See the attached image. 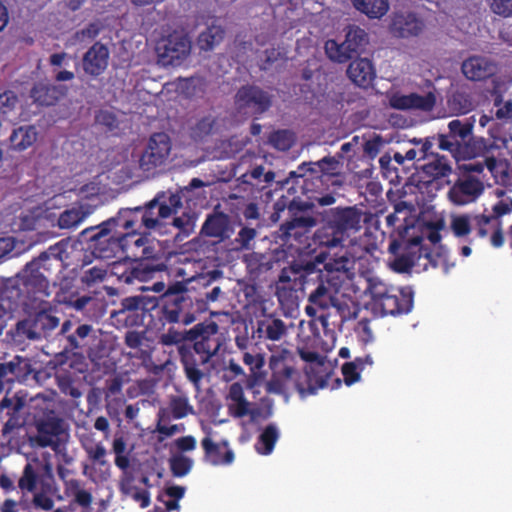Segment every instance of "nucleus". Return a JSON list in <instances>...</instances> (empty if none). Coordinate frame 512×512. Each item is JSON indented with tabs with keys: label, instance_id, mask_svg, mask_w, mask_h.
<instances>
[{
	"label": "nucleus",
	"instance_id": "11",
	"mask_svg": "<svg viewBox=\"0 0 512 512\" xmlns=\"http://www.w3.org/2000/svg\"><path fill=\"white\" fill-rule=\"evenodd\" d=\"M422 242L421 236H414L404 242L403 252L398 254L402 243L397 239L392 240L388 250L396 257L390 263L391 269L397 273H407L412 270L416 261L421 257L430 258V253L427 248H424Z\"/></svg>",
	"mask_w": 512,
	"mask_h": 512
},
{
	"label": "nucleus",
	"instance_id": "50",
	"mask_svg": "<svg viewBox=\"0 0 512 512\" xmlns=\"http://www.w3.org/2000/svg\"><path fill=\"white\" fill-rule=\"evenodd\" d=\"M324 48L327 57L333 62L346 63L354 57L348 50L345 40L338 43L334 39H329L325 42Z\"/></svg>",
	"mask_w": 512,
	"mask_h": 512
},
{
	"label": "nucleus",
	"instance_id": "55",
	"mask_svg": "<svg viewBox=\"0 0 512 512\" xmlns=\"http://www.w3.org/2000/svg\"><path fill=\"white\" fill-rule=\"evenodd\" d=\"M365 292L371 295L373 305L375 306L388 293H396V287L388 286L378 278H369L367 280Z\"/></svg>",
	"mask_w": 512,
	"mask_h": 512
},
{
	"label": "nucleus",
	"instance_id": "12",
	"mask_svg": "<svg viewBox=\"0 0 512 512\" xmlns=\"http://www.w3.org/2000/svg\"><path fill=\"white\" fill-rule=\"evenodd\" d=\"M156 307L155 298L141 295L126 297L121 301L120 309L110 311V319L118 325H139L142 324L145 314Z\"/></svg>",
	"mask_w": 512,
	"mask_h": 512
},
{
	"label": "nucleus",
	"instance_id": "56",
	"mask_svg": "<svg viewBox=\"0 0 512 512\" xmlns=\"http://www.w3.org/2000/svg\"><path fill=\"white\" fill-rule=\"evenodd\" d=\"M172 418V411L169 407L160 408L157 414L156 431L165 437H170L180 432L178 425H168Z\"/></svg>",
	"mask_w": 512,
	"mask_h": 512
},
{
	"label": "nucleus",
	"instance_id": "5",
	"mask_svg": "<svg viewBox=\"0 0 512 512\" xmlns=\"http://www.w3.org/2000/svg\"><path fill=\"white\" fill-rule=\"evenodd\" d=\"M118 256L119 259L112 262L98 259V281L112 280V283L134 285L154 278L151 268L139 267L125 256Z\"/></svg>",
	"mask_w": 512,
	"mask_h": 512
},
{
	"label": "nucleus",
	"instance_id": "9",
	"mask_svg": "<svg viewBox=\"0 0 512 512\" xmlns=\"http://www.w3.org/2000/svg\"><path fill=\"white\" fill-rule=\"evenodd\" d=\"M341 162L336 156H326L316 162H304L298 166L297 171L289 172V177L284 181H279L281 187L288 185L291 179L301 178L302 188L305 192L309 191V183L314 179L324 182L332 176L339 174Z\"/></svg>",
	"mask_w": 512,
	"mask_h": 512
},
{
	"label": "nucleus",
	"instance_id": "15",
	"mask_svg": "<svg viewBox=\"0 0 512 512\" xmlns=\"http://www.w3.org/2000/svg\"><path fill=\"white\" fill-rule=\"evenodd\" d=\"M457 178L448 190V200L456 206H464L475 202L485 190L483 180L479 176L456 173Z\"/></svg>",
	"mask_w": 512,
	"mask_h": 512
},
{
	"label": "nucleus",
	"instance_id": "31",
	"mask_svg": "<svg viewBox=\"0 0 512 512\" xmlns=\"http://www.w3.org/2000/svg\"><path fill=\"white\" fill-rule=\"evenodd\" d=\"M31 372L28 359L15 356L10 361L0 362V380L9 385L16 381H24Z\"/></svg>",
	"mask_w": 512,
	"mask_h": 512
},
{
	"label": "nucleus",
	"instance_id": "18",
	"mask_svg": "<svg viewBox=\"0 0 512 512\" xmlns=\"http://www.w3.org/2000/svg\"><path fill=\"white\" fill-rule=\"evenodd\" d=\"M37 435L29 437L31 446L33 447H49L56 446L59 436L64 432L63 420L52 415L36 421Z\"/></svg>",
	"mask_w": 512,
	"mask_h": 512
},
{
	"label": "nucleus",
	"instance_id": "33",
	"mask_svg": "<svg viewBox=\"0 0 512 512\" xmlns=\"http://www.w3.org/2000/svg\"><path fill=\"white\" fill-rule=\"evenodd\" d=\"M67 93L64 85H52L43 82L35 83L30 91L33 102L39 106H53Z\"/></svg>",
	"mask_w": 512,
	"mask_h": 512
},
{
	"label": "nucleus",
	"instance_id": "21",
	"mask_svg": "<svg viewBox=\"0 0 512 512\" xmlns=\"http://www.w3.org/2000/svg\"><path fill=\"white\" fill-rule=\"evenodd\" d=\"M287 334L288 325L282 319L269 314L257 320L252 337L256 338L258 343H265L269 347V342H280Z\"/></svg>",
	"mask_w": 512,
	"mask_h": 512
},
{
	"label": "nucleus",
	"instance_id": "57",
	"mask_svg": "<svg viewBox=\"0 0 512 512\" xmlns=\"http://www.w3.org/2000/svg\"><path fill=\"white\" fill-rule=\"evenodd\" d=\"M197 215L192 211H184L180 216L173 218V226L178 229V235L185 237L194 232Z\"/></svg>",
	"mask_w": 512,
	"mask_h": 512
},
{
	"label": "nucleus",
	"instance_id": "23",
	"mask_svg": "<svg viewBox=\"0 0 512 512\" xmlns=\"http://www.w3.org/2000/svg\"><path fill=\"white\" fill-rule=\"evenodd\" d=\"M420 145V159L427 160L421 167L419 174L423 175L425 183H431L434 180L447 177L452 172L450 161L445 157L438 154L437 147L432 148V153H424L422 151V144Z\"/></svg>",
	"mask_w": 512,
	"mask_h": 512
},
{
	"label": "nucleus",
	"instance_id": "62",
	"mask_svg": "<svg viewBox=\"0 0 512 512\" xmlns=\"http://www.w3.org/2000/svg\"><path fill=\"white\" fill-rule=\"evenodd\" d=\"M172 411L173 419H182L188 414L193 413V408L188 399L181 396H175L170 400L169 406Z\"/></svg>",
	"mask_w": 512,
	"mask_h": 512
},
{
	"label": "nucleus",
	"instance_id": "28",
	"mask_svg": "<svg viewBox=\"0 0 512 512\" xmlns=\"http://www.w3.org/2000/svg\"><path fill=\"white\" fill-rule=\"evenodd\" d=\"M232 233L230 217L224 212H214L207 215L200 231L201 235L216 238L219 242L229 239Z\"/></svg>",
	"mask_w": 512,
	"mask_h": 512
},
{
	"label": "nucleus",
	"instance_id": "34",
	"mask_svg": "<svg viewBox=\"0 0 512 512\" xmlns=\"http://www.w3.org/2000/svg\"><path fill=\"white\" fill-rule=\"evenodd\" d=\"M347 75L357 86L367 88L372 84L376 73L369 59L359 58L349 64Z\"/></svg>",
	"mask_w": 512,
	"mask_h": 512
},
{
	"label": "nucleus",
	"instance_id": "63",
	"mask_svg": "<svg viewBox=\"0 0 512 512\" xmlns=\"http://www.w3.org/2000/svg\"><path fill=\"white\" fill-rule=\"evenodd\" d=\"M112 451L115 454V465L119 469L126 471L130 462L128 456L125 455L126 443L122 436L116 437L113 440Z\"/></svg>",
	"mask_w": 512,
	"mask_h": 512
},
{
	"label": "nucleus",
	"instance_id": "25",
	"mask_svg": "<svg viewBox=\"0 0 512 512\" xmlns=\"http://www.w3.org/2000/svg\"><path fill=\"white\" fill-rule=\"evenodd\" d=\"M201 446L204 451V461L212 466H227L234 462L235 455L227 440L216 443L210 436H206L201 440Z\"/></svg>",
	"mask_w": 512,
	"mask_h": 512
},
{
	"label": "nucleus",
	"instance_id": "19",
	"mask_svg": "<svg viewBox=\"0 0 512 512\" xmlns=\"http://www.w3.org/2000/svg\"><path fill=\"white\" fill-rule=\"evenodd\" d=\"M28 296L24 294L21 277L0 279V303L5 306L6 312L16 311L18 308L30 309Z\"/></svg>",
	"mask_w": 512,
	"mask_h": 512
},
{
	"label": "nucleus",
	"instance_id": "3",
	"mask_svg": "<svg viewBox=\"0 0 512 512\" xmlns=\"http://www.w3.org/2000/svg\"><path fill=\"white\" fill-rule=\"evenodd\" d=\"M188 342L179 346L178 353L187 379L198 388L204 377L201 366L207 364L223 345V335L214 321L196 324L187 331Z\"/></svg>",
	"mask_w": 512,
	"mask_h": 512
},
{
	"label": "nucleus",
	"instance_id": "14",
	"mask_svg": "<svg viewBox=\"0 0 512 512\" xmlns=\"http://www.w3.org/2000/svg\"><path fill=\"white\" fill-rule=\"evenodd\" d=\"M172 149L171 139L165 132L153 133L139 159L144 172H154L166 164Z\"/></svg>",
	"mask_w": 512,
	"mask_h": 512
},
{
	"label": "nucleus",
	"instance_id": "36",
	"mask_svg": "<svg viewBox=\"0 0 512 512\" xmlns=\"http://www.w3.org/2000/svg\"><path fill=\"white\" fill-rule=\"evenodd\" d=\"M313 241L320 248L331 249L342 247L345 238L323 215L322 225L315 231Z\"/></svg>",
	"mask_w": 512,
	"mask_h": 512
},
{
	"label": "nucleus",
	"instance_id": "2",
	"mask_svg": "<svg viewBox=\"0 0 512 512\" xmlns=\"http://www.w3.org/2000/svg\"><path fill=\"white\" fill-rule=\"evenodd\" d=\"M123 255L139 267L152 269V275L168 270V257L159 242L145 233L117 231L101 239L98 259H110Z\"/></svg>",
	"mask_w": 512,
	"mask_h": 512
},
{
	"label": "nucleus",
	"instance_id": "37",
	"mask_svg": "<svg viewBox=\"0 0 512 512\" xmlns=\"http://www.w3.org/2000/svg\"><path fill=\"white\" fill-rule=\"evenodd\" d=\"M123 380L119 375L113 376L106 380V385L103 388V394L106 400V407L109 413H117L120 408L125 404V398L122 393Z\"/></svg>",
	"mask_w": 512,
	"mask_h": 512
},
{
	"label": "nucleus",
	"instance_id": "30",
	"mask_svg": "<svg viewBox=\"0 0 512 512\" xmlns=\"http://www.w3.org/2000/svg\"><path fill=\"white\" fill-rule=\"evenodd\" d=\"M425 24L415 13H396L393 17L391 30L400 38L418 36L424 29Z\"/></svg>",
	"mask_w": 512,
	"mask_h": 512
},
{
	"label": "nucleus",
	"instance_id": "58",
	"mask_svg": "<svg viewBox=\"0 0 512 512\" xmlns=\"http://www.w3.org/2000/svg\"><path fill=\"white\" fill-rule=\"evenodd\" d=\"M169 466L174 477H184L191 471L193 460L183 454L173 455L169 459Z\"/></svg>",
	"mask_w": 512,
	"mask_h": 512
},
{
	"label": "nucleus",
	"instance_id": "60",
	"mask_svg": "<svg viewBox=\"0 0 512 512\" xmlns=\"http://www.w3.org/2000/svg\"><path fill=\"white\" fill-rule=\"evenodd\" d=\"M269 142L274 148L287 151L294 144V135L289 130H277L271 133Z\"/></svg>",
	"mask_w": 512,
	"mask_h": 512
},
{
	"label": "nucleus",
	"instance_id": "54",
	"mask_svg": "<svg viewBox=\"0 0 512 512\" xmlns=\"http://www.w3.org/2000/svg\"><path fill=\"white\" fill-rule=\"evenodd\" d=\"M473 214L465 213L453 216L450 222V228L455 237L462 238L468 236L473 230Z\"/></svg>",
	"mask_w": 512,
	"mask_h": 512
},
{
	"label": "nucleus",
	"instance_id": "49",
	"mask_svg": "<svg viewBox=\"0 0 512 512\" xmlns=\"http://www.w3.org/2000/svg\"><path fill=\"white\" fill-rule=\"evenodd\" d=\"M224 35L225 31L221 26L211 25L199 34L198 46L203 51H210L223 40Z\"/></svg>",
	"mask_w": 512,
	"mask_h": 512
},
{
	"label": "nucleus",
	"instance_id": "44",
	"mask_svg": "<svg viewBox=\"0 0 512 512\" xmlns=\"http://www.w3.org/2000/svg\"><path fill=\"white\" fill-rule=\"evenodd\" d=\"M279 436L277 426L274 423L268 424L258 437V442L255 445L257 452L262 455L271 454Z\"/></svg>",
	"mask_w": 512,
	"mask_h": 512
},
{
	"label": "nucleus",
	"instance_id": "26",
	"mask_svg": "<svg viewBox=\"0 0 512 512\" xmlns=\"http://www.w3.org/2000/svg\"><path fill=\"white\" fill-rule=\"evenodd\" d=\"M27 403V393L20 390L12 396L5 395L0 401V419L3 416L8 417V420L3 426V433L7 434L18 425V418L21 410Z\"/></svg>",
	"mask_w": 512,
	"mask_h": 512
},
{
	"label": "nucleus",
	"instance_id": "45",
	"mask_svg": "<svg viewBox=\"0 0 512 512\" xmlns=\"http://www.w3.org/2000/svg\"><path fill=\"white\" fill-rule=\"evenodd\" d=\"M491 148L492 144L488 140L484 138L469 137L468 141L466 140L462 145V150L458 157L476 158L479 156H485Z\"/></svg>",
	"mask_w": 512,
	"mask_h": 512
},
{
	"label": "nucleus",
	"instance_id": "7",
	"mask_svg": "<svg viewBox=\"0 0 512 512\" xmlns=\"http://www.w3.org/2000/svg\"><path fill=\"white\" fill-rule=\"evenodd\" d=\"M154 223L152 218L145 215L141 206L122 208L116 216L98 224V247L100 248L101 239L111 233H117V231L142 233V229L152 230Z\"/></svg>",
	"mask_w": 512,
	"mask_h": 512
},
{
	"label": "nucleus",
	"instance_id": "4",
	"mask_svg": "<svg viewBox=\"0 0 512 512\" xmlns=\"http://www.w3.org/2000/svg\"><path fill=\"white\" fill-rule=\"evenodd\" d=\"M286 207L291 217L290 220L280 225L277 232L278 237L287 243L295 241L303 244L308 239L307 234L310 232V229L316 225V220L310 215H298V212H303L309 207L307 203L297 201L296 199L288 201L284 197L275 202V212L272 217L277 215V218H279V213L284 211Z\"/></svg>",
	"mask_w": 512,
	"mask_h": 512
},
{
	"label": "nucleus",
	"instance_id": "16",
	"mask_svg": "<svg viewBox=\"0 0 512 512\" xmlns=\"http://www.w3.org/2000/svg\"><path fill=\"white\" fill-rule=\"evenodd\" d=\"M141 207L145 215L155 221L153 229H156L162 225V219L175 215L182 208L181 196L171 190L159 191L152 200Z\"/></svg>",
	"mask_w": 512,
	"mask_h": 512
},
{
	"label": "nucleus",
	"instance_id": "61",
	"mask_svg": "<svg viewBox=\"0 0 512 512\" xmlns=\"http://www.w3.org/2000/svg\"><path fill=\"white\" fill-rule=\"evenodd\" d=\"M188 330L178 331L173 327H170L167 332L161 334L159 342L164 346L188 344Z\"/></svg>",
	"mask_w": 512,
	"mask_h": 512
},
{
	"label": "nucleus",
	"instance_id": "1",
	"mask_svg": "<svg viewBox=\"0 0 512 512\" xmlns=\"http://www.w3.org/2000/svg\"><path fill=\"white\" fill-rule=\"evenodd\" d=\"M219 271H212L198 278L201 291L189 290L184 282L170 284L162 294L161 319L168 323L189 325L197 316L208 311L210 303L218 301L223 295L219 285H214Z\"/></svg>",
	"mask_w": 512,
	"mask_h": 512
},
{
	"label": "nucleus",
	"instance_id": "13",
	"mask_svg": "<svg viewBox=\"0 0 512 512\" xmlns=\"http://www.w3.org/2000/svg\"><path fill=\"white\" fill-rule=\"evenodd\" d=\"M283 382L286 384V389H294L299 392L302 397L315 394L318 389L324 388L327 385L326 377L318 375V373L311 368L305 370L302 374L291 366H284L278 371Z\"/></svg>",
	"mask_w": 512,
	"mask_h": 512
},
{
	"label": "nucleus",
	"instance_id": "64",
	"mask_svg": "<svg viewBox=\"0 0 512 512\" xmlns=\"http://www.w3.org/2000/svg\"><path fill=\"white\" fill-rule=\"evenodd\" d=\"M18 103V97L13 91H5L0 94V116L3 120H10L9 115L14 111Z\"/></svg>",
	"mask_w": 512,
	"mask_h": 512
},
{
	"label": "nucleus",
	"instance_id": "52",
	"mask_svg": "<svg viewBox=\"0 0 512 512\" xmlns=\"http://www.w3.org/2000/svg\"><path fill=\"white\" fill-rule=\"evenodd\" d=\"M333 304L336 307L335 311H338V315L341 317V320H343V324L347 321L356 319L360 312L358 304L349 298L336 296Z\"/></svg>",
	"mask_w": 512,
	"mask_h": 512
},
{
	"label": "nucleus",
	"instance_id": "40",
	"mask_svg": "<svg viewBox=\"0 0 512 512\" xmlns=\"http://www.w3.org/2000/svg\"><path fill=\"white\" fill-rule=\"evenodd\" d=\"M351 2L356 10L371 19H379L389 10L388 0H351Z\"/></svg>",
	"mask_w": 512,
	"mask_h": 512
},
{
	"label": "nucleus",
	"instance_id": "46",
	"mask_svg": "<svg viewBox=\"0 0 512 512\" xmlns=\"http://www.w3.org/2000/svg\"><path fill=\"white\" fill-rule=\"evenodd\" d=\"M10 334L12 339L18 343H24L27 340H40L38 337V332L35 331L32 320H30L28 315L17 321Z\"/></svg>",
	"mask_w": 512,
	"mask_h": 512
},
{
	"label": "nucleus",
	"instance_id": "27",
	"mask_svg": "<svg viewBox=\"0 0 512 512\" xmlns=\"http://www.w3.org/2000/svg\"><path fill=\"white\" fill-rule=\"evenodd\" d=\"M31 308L34 311L28 312L27 315L32 320L39 339L47 337L59 325V318L54 315V311L49 303L37 304Z\"/></svg>",
	"mask_w": 512,
	"mask_h": 512
},
{
	"label": "nucleus",
	"instance_id": "10",
	"mask_svg": "<svg viewBox=\"0 0 512 512\" xmlns=\"http://www.w3.org/2000/svg\"><path fill=\"white\" fill-rule=\"evenodd\" d=\"M234 104L239 112L259 118L272 107L273 95L256 84H245L237 90Z\"/></svg>",
	"mask_w": 512,
	"mask_h": 512
},
{
	"label": "nucleus",
	"instance_id": "53",
	"mask_svg": "<svg viewBox=\"0 0 512 512\" xmlns=\"http://www.w3.org/2000/svg\"><path fill=\"white\" fill-rule=\"evenodd\" d=\"M336 307L334 304H331L327 307V310H323L319 315L315 317L318 320L324 332L334 331L335 329H341L343 324V320L338 315V311L336 312Z\"/></svg>",
	"mask_w": 512,
	"mask_h": 512
},
{
	"label": "nucleus",
	"instance_id": "8",
	"mask_svg": "<svg viewBox=\"0 0 512 512\" xmlns=\"http://www.w3.org/2000/svg\"><path fill=\"white\" fill-rule=\"evenodd\" d=\"M49 255L46 252H42L37 258H34L28 262L24 268L17 273L18 277H21V285L23 287L24 294L28 296V304L30 307L34 305L48 303L44 300L45 297L49 296V281L40 272L41 263L48 260Z\"/></svg>",
	"mask_w": 512,
	"mask_h": 512
},
{
	"label": "nucleus",
	"instance_id": "47",
	"mask_svg": "<svg viewBox=\"0 0 512 512\" xmlns=\"http://www.w3.org/2000/svg\"><path fill=\"white\" fill-rule=\"evenodd\" d=\"M345 42L354 56L359 55L368 44V34L358 26H351L346 33Z\"/></svg>",
	"mask_w": 512,
	"mask_h": 512
},
{
	"label": "nucleus",
	"instance_id": "6",
	"mask_svg": "<svg viewBox=\"0 0 512 512\" xmlns=\"http://www.w3.org/2000/svg\"><path fill=\"white\" fill-rule=\"evenodd\" d=\"M448 130L447 134H437L419 140L414 139L413 142L422 144L424 153H432V148L437 147L438 150L450 152L457 159L461 153L462 145L472 135L473 124L468 120L454 119L449 122Z\"/></svg>",
	"mask_w": 512,
	"mask_h": 512
},
{
	"label": "nucleus",
	"instance_id": "17",
	"mask_svg": "<svg viewBox=\"0 0 512 512\" xmlns=\"http://www.w3.org/2000/svg\"><path fill=\"white\" fill-rule=\"evenodd\" d=\"M160 60L164 65H180L190 54L191 41L187 35L170 34L157 46Z\"/></svg>",
	"mask_w": 512,
	"mask_h": 512
},
{
	"label": "nucleus",
	"instance_id": "42",
	"mask_svg": "<svg viewBox=\"0 0 512 512\" xmlns=\"http://www.w3.org/2000/svg\"><path fill=\"white\" fill-rule=\"evenodd\" d=\"M275 263L271 257L257 255L249 263L250 274L255 280L267 281Z\"/></svg>",
	"mask_w": 512,
	"mask_h": 512
},
{
	"label": "nucleus",
	"instance_id": "38",
	"mask_svg": "<svg viewBox=\"0 0 512 512\" xmlns=\"http://www.w3.org/2000/svg\"><path fill=\"white\" fill-rule=\"evenodd\" d=\"M485 165L497 184L505 187L512 186V168L507 159L486 157Z\"/></svg>",
	"mask_w": 512,
	"mask_h": 512
},
{
	"label": "nucleus",
	"instance_id": "41",
	"mask_svg": "<svg viewBox=\"0 0 512 512\" xmlns=\"http://www.w3.org/2000/svg\"><path fill=\"white\" fill-rule=\"evenodd\" d=\"M208 81L205 77L192 76L190 78L179 79L177 88L187 98L201 97L206 93Z\"/></svg>",
	"mask_w": 512,
	"mask_h": 512
},
{
	"label": "nucleus",
	"instance_id": "22",
	"mask_svg": "<svg viewBox=\"0 0 512 512\" xmlns=\"http://www.w3.org/2000/svg\"><path fill=\"white\" fill-rule=\"evenodd\" d=\"M374 307L380 310L383 316L407 314L413 307V291L409 287H396V293H388Z\"/></svg>",
	"mask_w": 512,
	"mask_h": 512
},
{
	"label": "nucleus",
	"instance_id": "59",
	"mask_svg": "<svg viewBox=\"0 0 512 512\" xmlns=\"http://www.w3.org/2000/svg\"><path fill=\"white\" fill-rule=\"evenodd\" d=\"M38 471L33 464L27 463L23 469L22 476L18 481L21 490L33 492L37 487Z\"/></svg>",
	"mask_w": 512,
	"mask_h": 512
},
{
	"label": "nucleus",
	"instance_id": "32",
	"mask_svg": "<svg viewBox=\"0 0 512 512\" xmlns=\"http://www.w3.org/2000/svg\"><path fill=\"white\" fill-rule=\"evenodd\" d=\"M308 276L309 269H294L291 268L289 271L282 270L279 275V282L282 286L277 287V296L280 302L283 301V298L286 296L287 291L297 292L299 290L303 291L305 289V285L308 284Z\"/></svg>",
	"mask_w": 512,
	"mask_h": 512
},
{
	"label": "nucleus",
	"instance_id": "43",
	"mask_svg": "<svg viewBox=\"0 0 512 512\" xmlns=\"http://www.w3.org/2000/svg\"><path fill=\"white\" fill-rule=\"evenodd\" d=\"M89 214L91 211L85 210L82 205L73 206L59 215L57 225L60 229H71L79 225Z\"/></svg>",
	"mask_w": 512,
	"mask_h": 512
},
{
	"label": "nucleus",
	"instance_id": "35",
	"mask_svg": "<svg viewBox=\"0 0 512 512\" xmlns=\"http://www.w3.org/2000/svg\"><path fill=\"white\" fill-rule=\"evenodd\" d=\"M336 296L332 295L331 290L324 285V283L318 284V286L309 294L308 305L305 307V313L312 318H315L323 310H327V307L333 304Z\"/></svg>",
	"mask_w": 512,
	"mask_h": 512
},
{
	"label": "nucleus",
	"instance_id": "48",
	"mask_svg": "<svg viewBox=\"0 0 512 512\" xmlns=\"http://www.w3.org/2000/svg\"><path fill=\"white\" fill-rule=\"evenodd\" d=\"M36 131L34 127H19L15 129L9 140L11 146L18 151H22L30 147L36 141Z\"/></svg>",
	"mask_w": 512,
	"mask_h": 512
},
{
	"label": "nucleus",
	"instance_id": "24",
	"mask_svg": "<svg viewBox=\"0 0 512 512\" xmlns=\"http://www.w3.org/2000/svg\"><path fill=\"white\" fill-rule=\"evenodd\" d=\"M390 106L398 110H420L430 112L436 105V96L433 92L425 95L410 93L408 95L395 93L389 99Z\"/></svg>",
	"mask_w": 512,
	"mask_h": 512
},
{
	"label": "nucleus",
	"instance_id": "39",
	"mask_svg": "<svg viewBox=\"0 0 512 512\" xmlns=\"http://www.w3.org/2000/svg\"><path fill=\"white\" fill-rule=\"evenodd\" d=\"M367 365H373L371 355L357 357L354 361L345 362L341 367L345 384L351 386L358 382L360 380V372L363 371Z\"/></svg>",
	"mask_w": 512,
	"mask_h": 512
},
{
	"label": "nucleus",
	"instance_id": "20",
	"mask_svg": "<svg viewBox=\"0 0 512 512\" xmlns=\"http://www.w3.org/2000/svg\"><path fill=\"white\" fill-rule=\"evenodd\" d=\"M324 216L345 239L350 231H357L361 227L362 212L355 206L331 208Z\"/></svg>",
	"mask_w": 512,
	"mask_h": 512
},
{
	"label": "nucleus",
	"instance_id": "51",
	"mask_svg": "<svg viewBox=\"0 0 512 512\" xmlns=\"http://www.w3.org/2000/svg\"><path fill=\"white\" fill-rule=\"evenodd\" d=\"M218 124V118L213 114H208L197 120L191 127V137L196 141H201L211 135Z\"/></svg>",
	"mask_w": 512,
	"mask_h": 512
},
{
	"label": "nucleus",
	"instance_id": "29",
	"mask_svg": "<svg viewBox=\"0 0 512 512\" xmlns=\"http://www.w3.org/2000/svg\"><path fill=\"white\" fill-rule=\"evenodd\" d=\"M464 76L472 81H482L496 74V64L483 56H471L461 65Z\"/></svg>",
	"mask_w": 512,
	"mask_h": 512
}]
</instances>
